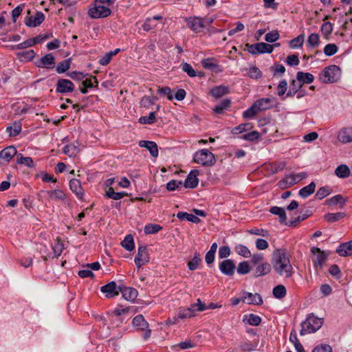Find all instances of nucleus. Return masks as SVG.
I'll list each match as a JSON object with an SVG mask.
<instances>
[{
  "label": "nucleus",
  "mask_w": 352,
  "mask_h": 352,
  "mask_svg": "<svg viewBox=\"0 0 352 352\" xmlns=\"http://www.w3.org/2000/svg\"><path fill=\"white\" fill-rule=\"evenodd\" d=\"M133 324L141 330L148 328V323L144 320L142 315H138L133 319Z\"/></svg>",
  "instance_id": "e433bc0d"
},
{
  "label": "nucleus",
  "mask_w": 352,
  "mask_h": 352,
  "mask_svg": "<svg viewBox=\"0 0 352 352\" xmlns=\"http://www.w3.org/2000/svg\"><path fill=\"white\" fill-rule=\"evenodd\" d=\"M252 276L257 278L261 276H264L270 273L272 270V265L267 262H262L261 263L255 265Z\"/></svg>",
  "instance_id": "ddd939ff"
},
{
  "label": "nucleus",
  "mask_w": 352,
  "mask_h": 352,
  "mask_svg": "<svg viewBox=\"0 0 352 352\" xmlns=\"http://www.w3.org/2000/svg\"><path fill=\"white\" fill-rule=\"evenodd\" d=\"M338 48L336 44L329 43V44H327L325 45L323 51L326 56H331L334 55L335 54H336V52H338Z\"/></svg>",
  "instance_id": "338daca9"
},
{
  "label": "nucleus",
  "mask_w": 352,
  "mask_h": 352,
  "mask_svg": "<svg viewBox=\"0 0 352 352\" xmlns=\"http://www.w3.org/2000/svg\"><path fill=\"white\" fill-rule=\"evenodd\" d=\"M243 303L252 305H260L263 303V298L260 294L243 292Z\"/></svg>",
  "instance_id": "4468645a"
},
{
  "label": "nucleus",
  "mask_w": 352,
  "mask_h": 352,
  "mask_svg": "<svg viewBox=\"0 0 352 352\" xmlns=\"http://www.w3.org/2000/svg\"><path fill=\"white\" fill-rule=\"evenodd\" d=\"M72 59L66 58L63 61L58 63L56 67V71L58 74H63L66 72L71 67Z\"/></svg>",
  "instance_id": "ea45409f"
},
{
  "label": "nucleus",
  "mask_w": 352,
  "mask_h": 352,
  "mask_svg": "<svg viewBox=\"0 0 352 352\" xmlns=\"http://www.w3.org/2000/svg\"><path fill=\"white\" fill-rule=\"evenodd\" d=\"M316 184L314 182H311L309 185L302 188L298 192L299 196L302 198H307L315 191Z\"/></svg>",
  "instance_id": "58836bf2"
},
{
  "label": "nucleus",
  "mask_w": 352,
  "mask_h": 352,
  "mask_svg": "<svg viewBox=\"0 0 352 352\" xmlns=\"http://www.w3.org/2000/svg\"><path fill=\"white\" fill-rule=\"evenodd\" d=\"M46 193L49 199L63 201L66 199V195L62 190L56 189L54 190H47Z\"/></svg>",
  "instance_id": "4c0bfd02"
},
{
  "label": "nucleus",
  "mask_w": 352,
  "mask_h": 352,
  "mask_svg": "<svg viewBox=\"0 0 352 352\" xmlns=\"http://www.w3.org/2000/svg\"><path fill=\"white\" fill-rule=\"evenodd\" d=\"M202 260L199 254L196 252L191 261L188 263V267L190 271H194L199 267V265L201 263Z\"/></svg>",
  "instance_id": "37998d69"
},
{
  "label": "nucleus",
  "mask_w": 352,
  "mask_h": 352,
  "mask_svg": "<svg viewBox=\"0 0 352 352\" xmlns=\"http://www.w3.org/2000/svg\"><path fill=\"white\" fill-rule=\"evenodd\" d=\"M252 128V124L251 123H243L234 127L231 130V133L233 135H238L243 132L248 131L250 130Z\"/></svg>",
  "instance_id": "c03bdc74"
},
{
  "label": "nucleus",
  "mask_w": 352,
  "mask_h": 352,
  "mask_svg": "<svg viewBox=\"0 0 352 352\" xmlns=\"http://www.w3.org/2000/svg\"><path fill=\"white\" fill-rule=\"evenodd\" d=\"M121 245L126 250L131 252L135 248L133 237L131 234H127L121 242Z\"/></svg>",
  "instance_id": "a19ab883"
},
{
  "label": "nucleus",
  "mask_w": 352,
  "mask_h": 352,
  "mask_svg": "<svg viewBox=\"0 0 352 352\" xmlns=\"http://www.w3.org/2000/svg\"><path fill=\"white\" fill-rule=\"evenodd\" d=\"M311 252L314 254H317L316 260L314 261L315 267H316L317 265H319L321 267L327 259L328 254L316 247L311 248Z\"/></svg>",
  "instance_id": "f3484780"
},
{
  "label": "nucleus",
  "mask_w": 352,
  "mask_h": 352,
  "mask_svg": "<svg viewBox=\"0 0 352 352\" xmlns=\"http://www.w3.org/2000/svg\"><path fill=\"white\" fill-rule=\"evenodd\" d=\"M176 217L180 221L186 220L194 223H199L201 221L200 219L198 217L192 214H189L186 212H178L176 214Z\"/></svg>",
  "instance_id": "7c9ffc66"
},
{
  "label": "nucleus",
  "mask_w": 352,
  "mask_h": 352,
  "mask_svg": "<svg viewBox=\"0 0 352 352\" xmlns=\"http://www.w3.org/2000/svg\"><path fill=\"white\" fill-rule=\"evenodd\" d=\"M94 6L90 8L88 11V14L91 19H100L106 18L111 15V10L107 6L93 3Z\"/></svg>",
  "instance_id": "39448f33"
},
{
  "label": "nucleus",
  "mask_w": 352,
  "mask_h": 352,
  "mask_svg": "<svg viewBox=\"0 0 352 352\" xmlns=\"http://www.w3.org/2000/svg\"><path fill=\"white\" fill-rule=\"evenodd\" d=\"M332 190L329 186H323L320 188L316 194V197L318 199H322L331 194Z\"/></svg>",
  "instance_id": "052dcab7"
},
{
  "label": "nucleus",
  "mask_w": 352,
  "mask_h": 352,
  "mask_svg": "<svg viewBox=\"0 0 352 352\" xmlns=\"http://www.w3.org/2000/svg\"><path fill=\"white\" fill-rule=\"evenodd\" d=\"M201 63L202 67L206 69L216 72L220 70V66L215 63L214 58H205L203 59Z\"/></svg>",
  "instance_id": "473e14b6"
},
{
  "label": "nucleus",
  "mask_w": 352,
  "mask_h": 352,
  "mask_svg": "<svg viewBox=\"0 0 352 352\" xmlns=\"http://www.w3.org/2000/svg\"><path fill=\"white\" fill-rule=\"evenodd\" d=\"M257 344L250 341H245L239 344L240 349L242 352H251L255 350Z\"/></svg>",
  "instance_id": "4d7b16f0"
},
{
  "label": "nucleus",
  "mask_w": 352,
  "mask_h": 352,
  "mask_svg": "<svg viewBox=\"0 0 352 352\" xmlns=\"http://www.w3.org/2000/svg\"><path fill=\"white\" fill-rule=\"evenodd\" d=\"M63 152L69 157L75 156L78 152V148L74 144H67L64 146Z\"/></svg>",
  "instance_id": "8fccbe9b"
},
{
  "label": "nucleus",
  "mask_w": 352,
  "mask_h": 352,
  "mask_svg": "<svg viewBox=\"0 0 352 352\" xmlns=\"http://www.w3.org/2000/svg\"><path fill=\"white\" fill-rule=\"evenodd\" d=\"M75 85L69 79L60 78L56 84V92L61 94H67L74 91Z\"/></svg>",
  "instance_id": "0eeeda50"
},
{
  "label": "nucleus",
  "mask_w": 352,
  "mask_h": 352,
  "mask_svg": "<svg viewBox=\"0 0 352 352\" xmlns=\"http://www.w3.org/2000/svg\"><path fill=\"white\" fill-rule=\"evenodd\" d=\"M162 230V227L158 224L148 223L144 226V232L146 234H153Z\"/></svg>",
  "instance_id": "603ef678"
},
{
  "label": "nucleus",
  "mask_w": 352,
  "mask_h": 352,
  "mask_svg": "<svg viewBox=\"0 0 352 352\" xmlns=\"http://www.w3.org/2000/svg\"><path fill=\"white\" fill-rule=\"evenodd\" d=\"M243 320H247V323L252 326H258L261 322V318L256 315L250 314L244 316Z\"/></svg>",
  "instance_id": "6e6d98bb"
},
{
  "label": "nucleus",
  "mask_w": 352,
  "mask_h": 352,
  "mask_svg": "<svg viewBox=\"0 0 352 352\" xmlns=\"http://www.w3.org/2000/svg\"><path fill=\"white\" fill-rule=\"evenodd\" d=\"M323 324V318L316 316L314 314L307 316L305 321L301 325L302 329L300 331V336L314 333L318 331Z\"/></svg>",
  "instance_id": "f03ea898"
},
{
  "label": "nucleus",
  "mask_w": 352,
  "mask_h": 352,
  "mask_svg": "<svg viewBox=\"0 0 352 352\" xmlns=\"http://www.w3.org/2000/svg\"><path fill=\"white\" fill-rule=\"evenodd\" d=\"M127 194L124 192H115L113 188L109 187L105 192L104 197L114 200H119L123 198Z\"/></svg>",
  "instance_id": "c9c22d12"
},
{
  "label": "nucleus",
  "mask_w": 352,
  "mask_h": 352,
  "mask_svg": "<svg viewBox=\"0 0 352 352\" xmlns=\"http://www.w3.org/2000/svg\"><path fill=\"white\" fill-rule=\"evenodd\" d=\"M254 48L257 52V54H270L274 50V45L261 42L255 43Z\"/></svg>",
  "instance_id": "2f4dec72"
},
{
  "label": "nucleus",
  "mask_w": 352,
  "mask_h": 352,
  "mask_svg": "<svg viewBox=\"0 0 352 352\" xmlns=\"http://www.w3.org/2000/svg\"><path fill=\"white\" fill-rule=\"evenodd\" d=\"M311 215V212L309 211V210H306L303 214H302L301 215L298 216L293 221H290L289 223V226H294V227L298 223H299L300 221L307 219Z\"/></svg>",
  "instance_id": "bf43d9fd"
},
{
  "label": "nucleus",
  "mask_w": 352,
  "mask_h": 352,
  "mask_svg": "<svg viewBox=\"0 0 352 352\" xmlns=\"http://www.w3.org/2000/svg\"><path fill=\"white\" fill-rule=\"evenodd\" d=\"M231 106V100L229 98L223 99L221 102L217 104L212 109L213 112L217 114H223Z\"/></svg>",
  "instance_id": "cd10ccee"
},
{
  "label": "nucleus",
  "mask_w": 352,
  "mask_h": 352,
  "mask_svg": "<svg viewBox=\"0 0 352 352\" xmlns=\"http://www.w3.org/2000/svg\"><path fill=\"white\" fill-rule=\"evenodd\" d=\"M199 174V171L197 169L192 170L185 179L184 187L186 188H196L199 183V179L197 177Z\"/></svg>",
  "instance_id": "2eb2a0df"
},
{
  "label": "nucleus",
  "mask_w": 352,
  "mask_h": 352,
  "mask_svg": "<svg viewBox=\"0 0 352 352\" xmlns=\"http://www.w3.org/2000/svg\"><path fill=\"white\" fill-rule=\"evenodd\" d=\"M196 344L192 342L190 340H186L184 342H181L177 344L172 345L171 349L174 352H179L181 350H186L188 349L194 348Z\"/></svg>",
  "instance_id": "c85d7f7f"
},
{
  "label": "nucleus",
  "mask_w": 352,
  "mask_h": 352,
  "mask_svg": "<svg viewBox=\"0 0 352 352\" xmlns=\"http://www.w3.org/2000/svg\"><path fill=\"white\" fill-rule=\"evenodd\" d=\"M69 188L71 190L76 194V195L81 199L84 195V191L81 186V183L78 179H72L69 182Z\"/></svg>",
  "instance_id": "bb28decb"
},
{
  "label": "nucleus",
  "mask_w": 352,
  "mask_h": 352,
  "mask_svg": "<svg viewBox=\"0 0 352 352\" xmlns=\"http://www.w3.org/2000/svg\"><path fill=\"white\" fill-rule=\"evenodd\" d=\"M156 112H151L148 116H141L139 122L144 124H152L156 121Z\"/></svg>",
  "instance_id": "5fc2aeb1"
},
{
  "label": "nucleus",
  "mask_w": 352,
  "mask_h": 352,
  "mask_svg": "<svg viewBox=\"0 0 352 352\" xmlns=\"http://www.w3.org/2000/svg\"><path fill=\"white\" fill-rule=\"evenodd\" d=\"M338 140L342 144L352 142V126L342 129L338 134Z\"/></svg>",
  "instance_id": "a211bd4d"
},
{
  "label": "nucleus",
  "mask_w": 352,
  "mask_h": 352,
  "mask_svg": "<svg viewBox=\"0 0 352 352\" xmlns=\"http://www.w3.org/2000/svg\"><path fill=\"white\" fill-rule=\"evenodd\" d=\"M16 162L19 164H25L28 168L34 167L32 158L30 157H24L21 153L17 155Z\"/></svg>",
  "instance_id": "79ce46f5"
},
{
  "label": "nucleus",
  "mask_w": 352,
  "mask_h": 352,
  "mask_svg": "<svg viewBox=\"0 0 352 352\" xmlns=\"http://www.w3.org/2000/svg\"><path fill=\"white\" fill-rule=\"evenodd\" d=\"M300 84L296 79H293L289 82V90L286 94V97H293L296 93L302 88Z\"/></svg>",
  "instance_id": "72a5a7b5"
},
{
  "label": "nucleus",
  "mask_w": 352,
  "mask_h": 352,
  "mask_svg": "<svg viewBox=\"0 0 352 352\" xmlns=\"http://www.w3.org/2000/svg\"><path fill=\"white\" fill-rule=\"evenodd\" d=\"M298 182L294 175H289L285 177L278 183V186L281 189L288 188Z\"/></svg>",
  "instance_id": "a878e982"
},
{
  "label": "nucleus",
  "mask_w": 352,
  "mask_h": 352,
  "mask_svg": "<svg viewBox=\"0 0 352 352\" xmlns=\"http://www.w3.org/2000/svg\"><path fill=\"white\" fill-rule=\"evenodd\" d=\"M221 272L228 276H232L234 274L236 265L233 260L225 259L219 263Z\"/></svg>",
  "instance_id": "9d476101"
},
{
  "label": "nucleus",
  "mask_w": 352,
  "mask_h": 352,
  "mask_svg": "<svg viewBox=\"0 0 352 352\" xmlns=\"http://www.w3.org/2000/svg\"><path fill=\"white\" fill-rule=\"evenodd\" d=\"M138 144L140 147L148 149L152 157H157L158 156V146L155 142L141 140Z\"/></svg>",
  "instance_id": "6ab92c4d"
},
{
  "label": "nucleus",
  "mask_w": 352,
  "mask_h": 352,
  "mask_svg": "<svg viewBox=\"0 0 352 352\" xmlns=\"http://www.w3.org/2000/svg\"><path fill=\"white\" fill-rule=\"evenodd\" d=\"M308 46L311 48L317 47L320 43L319 35L316 33L311 34L307 39Z\"/></svg>",
  "instance_id": "13d9d810"
},
{
  "label": "nucleus",
  "mask_w": 352,
  "mask_h": 352,
  "mask_svg": "<svg viewBox=\"0 0 352 352\" xmlns=\"http://www.w3.org/2000/svg\"><path fill=\"white\" fill-rule=\"evenodd\" d=\"M120 292L122 293V297L128 300L133 302L138 296V291L132 287H119Z\"/></svg>",
  "instance_id": "412c9836"
},
{
  "label": "nucleus",
  "mask_w": 352,
  "mask_h": 352,
  "mask_svg": "<svg viewBox=\"0 0 352 352\" xmlns=\"http://www.w3.org/2000/svg\"><path fill=\"white\" fill-rule=\"evenodd\" d=\"M259 138L260 134L256 131H253L250 133H245L241 137V139L249 142H254L255 140H258Z\"/></svg>",
  "instance_id": "69168bd1"
},
{
  "label": "nucleus",
  "mask_w": 352,
  "mask_h": 352,
  "mask_svg": "<svg viewBox=\"0 0 352 352\" xmlns=\"http://www.w3.org/2000/svg\"><path fill=\"white\" fill-rule=\"evenodd\" d=\"M270 69L274 76H282L285 72V67L280 63H275L270 67Z\"/></svg>",
  "instance_id": "0e129e2a"
},
{
  "label": "nucleus",
  "mask_w": 352,
  "mask_h": 352,
  "mask_svg": "<svg viewBox=\"0 0 352 352\" xmlns=\"http://www.w3.org/2000/svg\"><path fill=\"white\" fill-rule=\"evenodd\" d=\"M100 291L105 294L107 298H113L118 296L120 292L119 287H117L115 281H111L100 287Z\"/></svg>",
  "instance_id": "f8f14e48"
},
{
  "label": "nucleus",
  "mask_w": 352,
  "mask_h": 352,
  "mask_svg": "<svg viewBox=\"0 0 352 352\" xmlns=\"http://www.w3.org/2000/svg\"><path fill=\"white\" fill-rule=\"evenodd\" d=\"M193 160L195 162L205 166H212L216 162L214 155L206 148L197 151L194 154Z\"/></svg>",
  "instance_id": "20e7f679"
},
{
  "label": "nucleus",
  "mask_w": 352,
  "mask_h": 352,
  "mask_svg": "<svg viewBox=\"0 0 352 352\" xmlns=\"http://www.w3.org/2000/svg\"><path fill=\"white\" fill-rule=\"evenodd\" d=\"M259 111L253 103L252 105L243 113V117L245 119L254 118Z\"/></svg>",
  "instance_id": "e2e57ef3"
},
{
  "label": "nucleus",
  "mask_w": 352,
  "mask_h": 352,
  "mask_svg": "<svg viewBox=\"0 0 352 352\" xmlns=\"http://www.w3.org/2000/svg\"><path fill=\"white\" fill-rule=\"evenodd\" d=\"M351 170L345 165L340 164L335 170V174L340 178H346L350 176Z\"/></svg>",
  "instance_id": "f704fd0d"
},
{
  "label": "nucleus",
  "mask_w": 352,
  "mask_h": 352,
  "mask_svg": "<svg viewBox=\"0 0 352 352\" xmlns=\"http://www.w3.org/2000/svg\"><path fill=\"white\" fill-rule=\"evenodd\" d=\"M18 154L16 147L14 146H10L0 151V158L4 160L6 162H10Z\"/></svg>",
  "instance_id": "aec40b11"
},
{
  "label": "nucleus",
  "mask_w": 352,
  "mask_h": 352,
  "mask_svg": "<svg viewBox=\"0 0 352 352\" xmlns=\"http://www.w3.org/2000/svg\"><path fill=\"white\" fill-rule=\"evenodd\" d=\"M325 204L327 206H336L340 204V208H342L346 204V199L342 195H336L325 201Z\"/></svg>",
  "instance_id": "c756f323"
},
{
  "label": "nucleus",
  "mask_w": 352,
  "mask_h": 352,
  "mask_svg": "<svg viewBox=\"0 0 352 352\" xmlns=\"http://www.w3.org/2000/svg\"><path fill=\"white\" fill-rule=\"evenodd\" d=\"M237 273L239 274L245 275L250 272V266L248 261L240 262L236 269Z\"/></svg>",
  "instance_id": "680f3d73"
},
{
  "label": "nucleus",
  "mask_w": 352,
  "mask_h": 352,
  "mask_svg": "<svg viewBox=\"0 0 352 352\" xmlns=\"http://www.w3.org/2000/svg\"><path fill=\"white\" fill-rule=\"evenodd\" d=\"M230 92V87L223 85L216 86L210 91V94L216 98H219L226 94H228Z\"/></svg>",
  "instance_id": "b1692460"
},
{
  "label": "nucleus",
  "mask_w": 352,
  "mask_h": 352,
  "mask_svg": "<svg viewBox=\"0 0 352 352\" xmlns=\"http://www.w3.org/2000/svg\"><path fill=\"white\" fill-rule=\"evenodd\" d=\"M248 76L252 79H258L262 77V72L256 66H252L249 69Z\"/></svg>",
  "instance_id": "774afa93"
},
{
  "label": "nucleus",
  "mask_w": 352,
  "mask_h": 352,
  "mask_svg": "<svg viewBox=\"0 0 352 352\" xmlns=\"http://www.w3.org/2000/svg\"><path fill=\"white\" fill-rule=\"evenodd\" d=\"M345 217L346 214L341 212L336 213H327L324 215V219L329 223H333L344 218Z\"/></svg>",
  "instance_id": "a18cd8bd"
},
{
  "label": "nucleus",
  "mask_w": 352,
  "mask_h": 352,
  "mask_svg": "<svg viewBox=\"0 0 352 352\" xmlns=\"http://www.w3.org/2000/svg\"><path fill=\"white\" fill-rule=\"evenodd\" d=\"M305 41V35L301 34L297 37L292 39L289 43V46L292 49H297L301 47Z\"/></svg>",
  "instance_id": "49530a36"
},
{
  "label": "nucleus",
  "mask_w": 352,
  "mask_h": 352,
  "mask_svg": "<svg viewBox=\"0 0 352 352\" xmlns=\"http://www.w3.org/2000/svg\"><path fill=\"white\" fill-rule=\"evenodd\" d=\"M270 212L274 215L278 216V221L280 223L289 226V223H287L286 212L283 208L272 206L270 208Z\"/></svg>",
  "instance_id": "4be33fe9"
},
{
  "label": "nucleus",
  "mask_w": 352,
  "mask_h": 352,
  "mask_svg": "<svg viewBox=\"0 0 352 352\" xmlns=\"http://www.w3.org/2000/svg\"><path fill=\"white\" fill-rule=\"evenodd\" d=\"M341 76L340 67L331 65L323 69L319 75V80L325 84L336 82Z\"/></svg>",
  "instance_id": "7ed1b4c3"
},
{
  "label": "nucleus",
  "mask_w": 352,
  "mask_h": 352,
  "mask_svg": "<svg viewBox=\"0 0 352 352\" xmlns=\"http://www.w3.org/2000/svg\"><path fill=\"white\" fill-rule=\"evenodd\" d=\"M336 252L340 256H347L352 254V241L342 243L336 249Z\"/></svg>",
  "instance_id": "393cba45"
},
{
  "label": "nucleus",
  "mask_w": 352,
  "mask_h": 352,
  "mask_svg": "<svg viewBox=\"0 0 352 352\" xmlns=\"http://www.w3.org/2000/svg\"><path fill=\"white\" fill-rule=\"evenodd\" d=\"M274 99L271 98H262L256 100L254 104L259 112L270 109L274 107Z\"/></svg>",
  "instance_id": "dca6fc26"
},
{
  "label": "nucleus",
  "mask_w": 352,
  "mask_h": 352,
  "mask_svg": "<svg viewBox=\"0 0 352 352\" xmlns=\"http://www.w3.org/2000/svg\"><path fill=\"white\" fill-rule=\"evenodd\" d=\"M186 25L192 32L199 33L206 28L204 19L199 16H190L186 19Z\"/></svg>",
  "instance_id": "423d86ee"
},
{
  "label": "nucleus",
  "mask_w": 352,
  "mask_h": 352,
  "mask_svg": "<svg viewBox=\"0 0 352 352\" xmlns=\"http://www.w3.org/2000/svg\"><path fill=\"white\" fill-rule=\"evenodd\" d=\"M35 56L36 53L33 50L21 52L17 54L18 58L24 61H30L35 57Z\"/></svg>",
  "instance_id": "09e8293b"
},
{
  "label": "nucleus",
  "mask_w": 352,
  "mask_h": 352,
  "mask_svg": "<svg viewBox=\"0 0 352 352\" xmlns=\"http://www.w3.org/2000/svg\"><path fill=\"white\" fill-rule=\"evenodd\" d=\"M45 20L44 14L38 11L36 12L35 16H27L25 18L24 23L25 25L30 28H36L40 25Z\"/></svg>",
  "instance_id": "9b49d317"
},
{
  "label": "nucleus",
  "mask_w": 352,
  "mask_h": 352,
  "mask_svg": "<svg viewBox=\"0 0 352 352\" xmlns=\"http://www.w3.org/2000/svg\"><path fill=\"white\" fill-rule=\"evenodd\" d=\"M22 127L20 122H14L12 126H8L6 131L9 132L10 136L15 137L21 131Z\"/></svg>",
  "instance_id": "864d4df0"
},
{
  "label": "nucleus",
  "mask_w": 352,
  "mask_h": 352,
  "mask_svg": "<svg viewBox=\"0 0 352 352\" xmlns=\"http://www.w3.org/2000/svg\"><path fill=\"white\" fill-rule=\"evenodd\" d=\"M235 252L240 256L244 258H250L251 256V252L248 248L242 244H237L234 247Z\"/></svg>",
  "instance_id": "de8ad7c7"
},
{
  "label": "nucleus",
  "mask_w": 352,
  "mask_h": 352,
  "mask_svg": "<svg viewBox=\"0 0 352 352\" xmlns=\"http://www.w3.org/2000/svg\"><path fill=\"white\" fill-rule=\"evenodd\" d=\"M272 292L275 298L281 299L285 296L287 290L284 285H278L274 287Z\"/></svg>",
  "instance_id": "3c124183"
},
{
  "label": "nucleus",
  "mask_w": 352,
  "mask_h": 352,
  "mask_svg": "<svg viewBox=\"0 0 352 352\" xmlns=\"http://www.w3.org/2000/svg\"><path fill=\"white\" fill-rule=\"evenodd\" d=\"M56 65L55 57L52 53H49L42 56L38 62L35 63V65L39 68L53 69Z\"/></svg>",
  "instance_id": "1a4fd4ad"
},
{
  "label": "nucleus",
  "mask_w": 352,
  "mask_h": 352,
  "mask_svg": "<svg viewBox=\"0 0 352 352\" xmlns=\"http://www.w3.org/2000/svg\"><path fill=\"white\" fill-rule=\"evenodd\" d=\"M134 261L138 268H140L143 265L149 262V256L146 245L138 247V254L135 256Z\"/></svg>",
  "instance_id": "6e6552de"
},
{
  "label": "nucleus",
  "mask_w": 352,
  "mask_h": 352,
  "mask_svg": "<svg viewBox=\"0 0 352 352\" xmlns=\"http://www.w3.org/2000/svg\"><path fill=\"white\" fill-rule=\"evenodd\" d=\"M301 86L302 87L305 84H311L314 80V76L312 74L304 72H298L296 73V79Z\"/></svg>",
  "instance_id": "5701e85b"
},
{
  "label": "nucleus",
  "mask_w": 352,
  "mask_h": 352,
  "mask_svg": "<svg viewBox=\"0 0 352 352\" xmlns=\"http://www.w3.org/2000/svg\"><path fill=\"white\" fill-rule=\"evenodd\" d=\"M272 265L274 270L280 276L289 278L292 276L293 268L285 249H276L272 254Z\"/></svg>",
  "instance_id": "f257e3e1"
}]
</instances>
